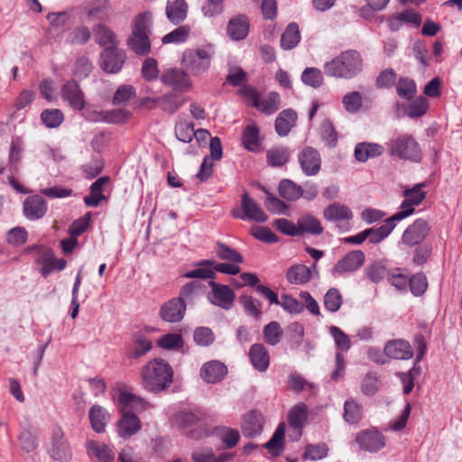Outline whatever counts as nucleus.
Here are the masks:
<instances>
[{
    "mask_svg": "<svg viewBox=\"0 0 462 462\" xmlns=\"http://www.w3.org/2000/svg\"><path fill=\"white\" fill-rule=\"evenodd\" d=\"M327 77L351 79L363 69V59L356 50L342 51L323 66Z\"/></svg>",
    "mask_w": 462,
    "mask_h": 462,
    "instance_id": "1",
    "label": "nucleus"
},
{
    "mask_svg": "<svg viewBox=\"0 0 462 462\" xmlns=\"http://www.w3.org/2000/svg\"><path fill=\"white\" fill-rule=\"evenodd\" d=\"M131 28L132 34L127 39L129 49L138 55L148 54L151 51L152 14L146 11L137 14L132 21Z\"/></svg>",
    "mask_w": 462,
    "mask_h": 462,
    "instance_id": "2",
    "label": "nucleus"
},
{
    "mask_svg": "<svg viewBox=\"0 0 462 462\" xmlns=\"http://www.w3.org/2000/svg\"><path fill=\"white\" fill-rule=\"evenodd\" d=\"M173 371L162 358L150 361L142 371L143 387L150 392H161L172 382Z\"/></svg>",
    "mask_w": 462,
    "mask_h": 462,
    "instance_id": "3",
    "label": "nucleus"
},
{
    "mask_svg": "<svg viewBox=\"0 0 462 462\" xmlns=\"http://www.w3.org/2000/svg\"><path fill=\"white\" fill-rule=\"evenodd\" d=\"M389 154L401 160L420 162L422 159V151L419 143L411 134H400L387 143Z\"/></svg>",
    "mask_w": 462,
    "mask_h": 462,
    "instance_id": "4",
    "label": "nucleus"
},
{
    "mask_svg": "<svg viewBox=\"0 0 462 462\" xmlns=\"http://www.w3.org/2000/svg\"><path fill=\"white\" fill-rule=\"evenodd\" d=\"M212 54L205 49H188L181 58V67L187 73L193 77H199L206 73L210 66Z\"/></svg>",
    "mask_w": 462,
    "mask_h": 462,
    "instance_id": "5",
    "label": "nucleus"
},
{
    "mask_svg": "<svg viewBox=\"0 0 462 462\" xmlns=\"http://www.w3.org/2000/svg\"><path fill=\"white\" fill-rule=\"evenodd\" d=\"M329 333L333 337L337 349L335 368L331 374V379L337 381L344 376L346 365L345 357L341 352H346L351 347L350 337L338 327L331 326Z\"/></svg>",
    "mask_w": 462,
    "mask_h": 462,
    "instance_id": "6",
    "label": "nucleus"
},
{
    "mask_svg": "<svg viewBox=\"0 0 462 462\" xmlns=\"http://www.w3.org/2000/svg\"><path fill=\"white\" fill-rule=\"evenodd\" d=\"M48 454L53 460L58 462H69L72 459L71 447L60 427H56L52 430Z\"/></svg>",
    "mask_w": 462,
    "mask_h": 462,
    "instance_id": "7",
    "label": "nucleus"
},
{
    "mask_svg": "<svg viewBox=\"0 0 462 462\" xmlns=\"http://www.w3.org/2000/svg\"><path fill=\"white\" fill-rule=\"evenodd\" d=\"M424 187L426 183L422 182L403 190L404 199L401 204V210L394 214L400 221L412 215L415 211L414 207L424 200L426 198V192L422 190Z\"/></svg>",
    "mask_w": 462,
    "mask_h": 462,
    "instance_id": "8",
    "label": "nucleus"
},
{
    "mask_svg": "<svg viewBox=\"0 0 462 462\" xmlns=\"http://www.w3.org/2000/svg\"><path fill=\"white\" fill-rule=\"evenodd\" d=\"M241 210L240 212L234 209L232 212L233 217L241 220H253L258 223H263L268 219L263 209L247 192L241 196Z\"/></svg>",
    "mask_w": 462,
    "mask_h": 462,
    "instance_id": "9",
    "label": "nucleus"
},
{
    "mask_svg": "<svg viewBox=\"0 0 462 462\" xmlns=\"http://www.w3.org/2000/svg\"><path fill=\"white\" fill-rule=\"evenodd\" d=\"M161 81L164 86L179 92H188L193 88L190 76L183 68L164 70L161 76Z\"/></svg>",
    "mask_w": 462,
    "mask_h": 462,
    "instance_id": "10",
    "label": "nucleus"
},
{
    "mask_svg": "<svg viewBox=\"0 0 462 462\" xmlns=\"http://www.w3.org/2000/svg\"><path fill=\"white\" fill-rule=\"evenodd\" d=\"M365 261V253L361 250H353L337 261L331 270L335 277L343 276L347 273H353L362 267Z\"/></svg>",
    "mask_w": 462,
    "mask_h": 462,
    "instance_id": "11",
    "label": "nucleus"
},
{
    "mask_svg": "<svg viewBox=\"0 0 462 462\" xmlns=\"http://www.w3.org/2000/svg\"><path fill=\"white\" fill-rule=\"evenodd\" d=\"M430 225L424 218H418L407 226L402 236V243L412 247L421 244L430 231Z\"/></svg>",
    "mask_w": 462,
    "mask_h": 462,
    "instance_id": "12",
    "label": "nucleus"
},
{
    "mask_svg": "<svg viewBox=\"0 0 462 462\" xmlns=\"http://www.w3.org/2000/svg\"><path fill=\"white\" fill-rule=\"evenodd\" d=\"M50 23L47 36L50 40L60 42L70 24V14L66 12H51L46 15Z\"/></svg>",
    "mask_w": 462,
    "mask_h": 462,
    "instance_id": "13",
    "label": "nucleus"
},
{
    "mask_svg": "<svg viewBox=\"0 0 462 462\" xmlns=\"http://www.w3.org/2000/svg\"><path fill=\"white\" fill-rule=\"evenodd\" d=\"M125 51L118 48H106L99 56V66L106 73H118L125 62Z\"/></svg>",
    "mask_w": 462,
    "mask_h": 462,
    "instance_id": "14",
    "label": "nucleus"
},
{
    "mask_svg": "<svg viewBox=\"0 0 462 462\" xmlns=\"http://www.w3.org/2000/svg\"><path fill=\"white\" fill-rule=\"evenodd\" d=\"M323 216L328 221L338 222L337 227L341 231L346 232L350 230L348 221L353 217V213L347 206L339 202H334L324 209Z\"/></svg>",
    "mask_w": 462,
    "mask_h": 462,
    "instance_id": "15",
    "label": "nucleus"
},
{
    "mask_svg": "<svg viewBox=\"0 0 462 462\" xmlns=\"http://www.w3.org/2000/svg\"><path fill=\"white\" fill-rule=\"evenodd\" d=\"M186 308L182 298H172L161 306L159 316L165 322L179 323L184 319Z\"/></svg>",
    "mask_w": 462,
    "mask_h": 462,
    "instance_id": "16",
    "label": "nucleus"
},
{
    "mask_svg": "<svg viewBox=\"0 0 462 462\" xmlns=\"http://www.w3.org/2000/svg\"><path fill=\"white\" fill-rule=\"evenodd\" d=\"M209 287L211 291L208 294V300L212 304L226 310L233 307L236 295L229 286L211 281Z\"/></svg>",
    "mask_w": 462,
    "mask_h": 462,
    "instance_id": "17",
    "label": "nucleus"
},
{
    "mask_svg": "<svg viewBox=\"0 0 462 462\" xmlns=\"http://www.w3.org/2000/svg\"><path fill=\"white\" fill-rule=\"evenodd\" d=\"M298 162L302 172L306 176L317 175L321 168V157L319 151L307 146L298 154Z\"/></svg>",
    "mask_w": 462,
    "mask_h": 462,
    "instance_id": "18",
    "label": "nucleus"
},
{
    "mask_svg": "<svg viewBox=\"0 0 462 462\" xmlns=\"http://www.w3.org/2000/svg\"><path fill=\"white\" fill-rule=\"evenodd\" d=\"M60 95L63 101L67 102L72 109L76 111L84 109L85 95L76 80L71 79L64 83L60 89Z\"/></svg>",
    "mask_w": 462,
    "mask_h": 462,
    "instance_id": "19",
    "label": "nucleus"
},
{
    "mask_svg": "<svg viewBox=\"0 0 462 462\" xmlns=\"http://www.w3.org/2000/svg\"><path fill=\"white\" fill-rule=\"evenodd\" d=\"M356 442L361 449L368 452H377L385 446L383 435L375 430L358 432L356 435Z\"/></svg>",
    "mask_w": 462,
    "mask_h": 462,
    "instance_id": "20",
    "label": "nucleus"
},
{
    "mask_svg": "<svg viewBox=\"0 0 462 462\" xmlns=\"http://www.w3.org/2000/svg\"><path fill=\"white\" fill-rule=\"evenodd\" d=\"M47 209V202L40 195L29 196L23 203V215L31 221H36L42 218L46 215Z\"/></svg>",
    "mask_w": 462,
    "mask_h": 462,
    "instance_id": "21",
    "label": "nucleus"
},
{
    "mask_svg": "<svg viewBox=\"0 0 462 462\" xmlns=\"http://www.w3.org/2000/svg\"><path fill=\"white\" fill-rule=\"evenodd\" d=\"M250 30V20L247 15L238 14L234 15L227 23L226 34L232 41L245 39Z\"/></svg>",
    "mask_w": 462,
    "mask_h": 462,
    "instance_id": "22",
    "label": "nucleus"
},
{
    "mask_svg": "<svg viewBox=\"0 0 462 462\" xmlns=\"http://www.w3.org/2000/svg\"><path fill=\"white\" fill-rule=\"evenodd\" d=\"M227 367L218 360L205 363L200 368V377L208 383H217L224 379Z\"/></svg>",
    "mask_w": 462,
    "mask_h": 462,
    "instance_id": "23",
    "label": "nucleus"
},
{
    "mask_svg": "<svg viewBox=\"0 0 462 462\" xmlns=\"http://www.w3.org/2000/svg\"><path fill=\"white\" fill-rule=\"evenodd\" d=\"M94 39L97 44L106 50V48H118L120 41L116 32L108 26L98 23L93 27Z\"/></svg>",
    "mask_w": 462,
    "mask_h": 462,
    "instance_id": "24",
    "label": "nucleus"
},
{
    "mask_svg": "<svg viewBox=\"0 0 462 462\" xmlns=\"http://www.w3.org/2000/svg\"><path fill=\"white\" fill-rule=\"evenodd\" d=\"M118 408L122 413L125 411H141L146 408V402L141 397L120 389L117 396Z\"/></svg>",
    "mask_w": 462,
    "mask_h": 462,
    "instance_id": "25",
    "label": "nucleus"
},
{
    "mask_svg": "<svg viewBox=\"0 0 462 462\" xmlns=\"http://www.w3.org/2000/svg\"><path fill=\"white\" fill-rule=\"evenodd\" d=\"M141 430V420L133 412L125 411L117 421V433L123 439H127Z\"/></svg>",
    "mask_w": 462,
    "mask_h": 462,
    "instance_id": "26",
    "label": "nucleus"
},
{
    "mask_svg": "<svg viewBox=\"0 0 462 462\" xmlns=\"http://www.w3.org/2000/svg\"><path fill=\"white\" fill-rule=\"evenodd\" d=\"M383 352L388 357L400 360L410 359L413 355L409 342L402 339L389 341L385 345Z\"/></svg>",
    "mask_w": 462,
    "mask_h": 462,
    "instance_id": "27",
    "label": "nucleus"
},
{
    "mask_svg": "<svg viewBox=\"0 0 462 462\" xmlns=\"http://www.w3.org/2000/svg\"><path fill=\"white\" fill-rule=\"evenodd\" d=\"M400 221L396 216L393 214L392 217H388L384 223L377 228H366V239L369 240V243L377 245L383 241L392 231L395 227V222Z\"/></svg>",
    "mask_w": 462,
    "mask_h": 462,
    "instance_id": "28",
    "label": "nucleus"
},
{
    "mask_svg": "<svg viewBox=\"0 0 462 462\" xmlns=\"http://www.w3.org/2000/svg\"><path fill=\"white\" fill-rule=\"evenodd\" d=\"M263 430V417L262 413L252 411L244 418L242 425L243 435L246 438H254L262 433Z\"/></svg>",
    "mask_w": 462,
    "mask_h": 462,
    "instance_id": "29",
    "label": "nucleus"
},
{
    "mask_svg": "<svg viewBox=\"0 0 462 462\" xmlns=\"http://www.w3.org/2000/svg\"><path fill=\"white\" fill-rule=\"evenodd\" d=\"M249 358L253 366L259 372H264L270 365V356L263 344L255 343L250 346Z\"/></svg>",
    "mask_w": 462,
    "mask_h": 462,
    "instance_id": "30",
    "label": "nucleus"
},
{
    "mask_svg": "<svg viewBox=\"0 0 462 462\" xmlns=\"http://www.w3.org/2000/svg\"><path fill=\"white\" fill-rule=\"evenodd\" d=\"M165 14L167 19L177 25L182 23L188 14V4L185 0H169L166 5Z\"/></svg>",
    "mask_w": 462,
    "mask_h": 462,
    "instance_id": "31",
    "label": "nucleus"
},
{
    "mask_svg": "<svg viewBox=\"0 0 462 462\" xmlns=\"http://www.w3.org/2000/svg\"><path fill=\"white\" fill-rule=\"evenodd\" d=\"M88 455L97 457L100 462H111L115 458V452L107 445L96 441L88 440L86 442Z\"/></svg>",
    "mask_w": 462,
    "mask_h": 462,
    "instance_id": "32",
    "label": "nucleus"
},
{
    "mask_svg": "<svg viewBox=\"0 0 462 462\" xmlns=\"http://www.w3.org/2000/svg\"><path fill=\"white\" fill-rule=\"evenodd\" d=\"M92 429L97 433H103L110 420L109 412L100 405H93L88 412Z\"/></svg>",
    "mask_w": 462,
    "mask_h": 462,
    "instance_id": "33",
    "label": "nucleus"
},
{
    "mask_svg": "<svg viewBox=\"0 0 462 462\" xmlns=\"http://www.w3.org/2000/svg\"><path fill=\"white\" fill-rule=\"evenodd\" d=\"M205 415L206 414L199 410H182L174 415L172 422L180 428H188L203 420L205 419Z\"/></svg>",
    "mask_w": 462,
    "mask_h": 462,
    "instance_id": "34",
    "label": "nucleus"
},
{
    "mask_svg": "<svg viewBox=\"0 0 462 462\" xmlns=\"http://www.w3.org/2000/svg\"><path fill=\"white\" fill-rule=\"evenodd\" d=\"M297 119V114L292 109L282 111L275 120V131L280 136H286L291 132Z\"/></svg>",
    "mask_w": 462,
    "mask_h": 462,
    "instance_id": "35",
    "label": "nucleus"
},
{
    "mask_svg": "<svg viewBox=\"0 0 462 462\" xmlns=\"http://www.w3.org/2000/svg\"><path fill=\"white\" fill-rule=\"evenodd\" d=\"M311 279V269L304 264H294L286 272V280L291 284H305Z\"/></svg>",
    "mask_w": 462,
    "mask_h": 462,
    "instance_id": "36",
    "label": "nucleus"
},
{
    "mask_svg": "<svg viewBox=\"0 0 462 462\" xmlns=\"http://www.w3.org/2000/svg\"><path fill=\"white\" fill-rule=\"evenodd\" d=\"M152 341L144 335H136L133 344L127 349V356L132 359H138L152 349Z\"/></svg>",
    "mask_w": 462,
    "mask_h": 462,
    "instance_id": "37",
    "label": "nucleus"
},
{
    "mask_svg": "<svg viewBox=\"0 0 462 462\" xmlns=\"http://www.w3.org/2000/svg\"><path fill=\"white\" fill-rule=\"evenodd\" d=\"M383 152L382 145L374 143H360L355 148V157L358 162H365L369 158L381 155Z\"/></svg>",
    "mask_w": 462,
    "mask_h": 462,
    "instance_id": "38",
    "label": "nucleus"
},
{
    "mask_svg": "<svg viewBox=\"0 0 462 462\" xmlns=\"http://www.w3.org/2000/svg\"><path fill=\"white\" fill-rule=\"evenodd\" d=\"M284 435L285 425L281 423L276 428L270 440L263 445V448L268 449L269 453L273 456H280L284 449Z\"/></svg>",
    "mask_w": 462,
    "mask_h": 462,
    "instance_id": "39",
    "label": "nucleus"
},
{
    "mask_svg": "<svg viewBox=\"0 0 462 462\" xmlns=\"http://www.w3.org/2000/svg\"><path fill=\"white\" fill-rule=\"evenodd\" d=\"M300 41V32L299 25L296 23H291L286 27L281 36V47L285 51L294 49Z\"/></svg>",
    "mask_w": 462,
    "mask_h": 462,
    "instance_id": "40",
    "label": "nucleus"
},
{
    "mask_svg": "<svg viewBox=\"0 0 462 462\" xmlns=\"http://www.w3.org/2000/svg\"><path fill=\"white\" fill-rule=\"evenodd\" d=\"M41 264L42 265V275L47 276L54 270H63L66 267V261L62 258H55L53 252L51 249H47L42 254Z\"/></svg>",
    "mask_w": 462,
    "mask_h": 462,
    "instance_id": "41",
    "label": "nucleus"
},
{
    "mask_svg": "<svg viewBox=\"0 0 462 462\" xmlns=\"http://www.w3.org/2000/svg\"><path fill=\"white\" fill-rule=\"evenodd\" d=\"M279 194L289 201H294L303 196L302 188L291 180L283 179L279 184Z\"/></svg>",
    "mask_w": 462,
    "mask_h": 462,
    "instance_id": "42",
    "label": "nucleus"
},
{
    "mask_svg": "<svg viewBox=\"0 0 462 462\" xmlns=\"http://www.w3.org/2000/svg\"><path fill=\"white\" fill-rule=\"evenodd\" d=\"M299 235L308 233L318 236L322 234L323 227L318 218L313 216L306 215L298 219Z\"/></svg>",
    "mask_w": 462,
    "mask_h": 462,
    "instance_id": "43",
    "label": "nucleus"
},
{
    "mask_svg": "<svg viewBox=\"0 0 462 462\" xmlns=\"http://www.w3.org/2000/svg\"><path fill=\"white\" fill-rule=\"evenodd\" d=\"M306 411L307 408L304 403H300L296 405L288 415V420L290 423V426L294 428L297 430V437H300L301 435V428L304 424V421L306 420Z\"/></svg>",
    "mask_w": 462,
    "mask_h": 462,
    "instance_id": "44",
    "label": "nucleus"
},
{
    "mask_svg": "<svg viewBox=\"0 0 462 462\" xmlns=\"http://www.w3.org/2000/svg\"><path fill=\"white\" fill-rule=\"evenodd\" d=\"M395 88L397 95L406 100H411L417 94L415 81L407 77L400 78L395 85Z\"/></svg>",
    "mask_w": 462,
    "mask_h": 462,
    "instance_id": "45",
    "label": "nucleus"
},
{
    "mask_svg": "<svg viewBox=\"0 0 462 462\" xmlns=\"http://www.w3.org/2000/svg\"><path fill=\"white\" fill-rule=\"evenodd\" d=\"M290 155L291 153L287 147H273L267 151V162L273 167H282L289 161Z\"/></svg>",
    "mask_w": 462,
    "mask_h": 462,
    "instance_id": "46",
    "label": "nucleus"
},
{
    "mask_svg": "<svg viewBox=\"0 0 462 462\" xmlns=\"http://www.w3.org/2000/svg\"><path fill=\"white\" fill-rule=\"evenodd\" d=\"M108 0H97L91 6H84L86 18L88 20H105L108 15Z\"/></svg>",
    "mask_w": 462,
    "mask_h": 462,
    "instance_id": "47",
    "label": "nucleus"
},
{
    "mask_svg": "<svg viewBox=\"0 0 462 462\" xmlns=\"http://www.w3.org/2000/svg\"><path fill=\"white\" fill-rule=\"evenodd\" d=\"M215 253L219 259L224 261L233 263H242L244 262V258L239 252L219 241L216 243Z\"/></svg>",
    "mask_w": 462,
    "mask_h": 462,
    "instance_id": "48",
    "label": "nucleus"
},
{
    "mask_svg": "<svg viewBox=\"0 0 462 462\" xmlns=\"http://www.w3.org/2000/svg\"><path fill=\"white\" fill-rule=\"evenodd\" d=\"M155 103L166 113L173 114L183 105V100L174 93H170L158 97Z\"/></svg>",
    "mask_w": 462,
    "mask_h": 462,
    "instance_id": "49",
    "label": "nucleus"
},
{
    "mask_svg": "<svg viewBox=\"0 0 462 462\" xmlns=\"http://www.w3.org/2000/svg\"><path fill=\"white\" fill-rule=\"evenodd\" d=\"M215 432L226 448H233L240 439L239 431L229 427H217Z\"/></svg>",
    "mask_w": 462,
    "mask_h": 462,
    "instance_id": "50",
    "label": "nucleus"
},
{
    "mask_svg": "<svg viewBox=\"0 0 462 462\" xmlns=\"http://www.w3.org/2000/svg\"><path fill=\"white\" fill-rule=\"evenodd\" d=\"M428 109L429 100L425 97L420 96L404 108V113L410 118H418L424 116Z\"/></svg>",
    "mask_w": 462,
    "mask_h": 462,
    "instance_id": "51",
    "label": "nucleus"
},
{
    "mask_svg": "<svg viewBox=\"0 0 462 462\" xmlns=\"http://www.w3.org/2000/svg\"><path fill=\"white\" fill-rule=\"evenodd\" d=\"M343 418L348 424H356L362 419L361 406L353 399H348L344 403Z\"/></svg>",
    "mask_w": 462,
    "mask_h": 462,
    "instance_id": "52",
    "label": "nucleus"
},
{
    "mask_svg": "<svg viewBox=\"0 0 462 462\" xmlns=\"http://www.w3.org/2000/svg\"><path fill=\"white\" fill-rule=\"evenodd\" d=\"M282 329L279 322L272 321L265 325L263 329L264 341L270 346H276L282 339Z\"/></svg>",
    "mask_w": 462,
    "mask_h": 462,
    "instance_id": "53",
    "label": "nucleus"
},
{
    "mask_svg": "<svg viewBox=\"0 0 462 462\" xmlns=\"http://www.w3.org/2000/svg\"><path fill=\"white\" fill-rule=\"evenodd\" d=\"M281 98L277 92H270L263 99H260L257 108L262 113L271 115L280 108Z\"/></svg>",
    "mask_w": 462,
    "mask_h": 462,
    "instance_id": "54",
    "label": "nucleus"
},
{
    "mask_svg": "<svg viewBox=\"0 0 462 462\" xmlns=\"http://www.w3.org/2000/svg\"><path fill=\"white\" fill-rule=\"evenodd\" d=\"M238 264L239 263H233L231 262L216 263L213 260H202L199 262V266H212L213 271L230 275H236L241 272V268Z\"/></svg>",
    "mask_w": 462,
    "mask_h": 462,
    "instance_id": "55",
    "label": "nucleus"
},
{
    "mask_svg": "<svg viewBox=\"0 0 462 462\" xmlns=\"http://www.w3.org/2000/svg\"><path fill=\"white\" fill-rule=\"evenodd\" d=\"M91 32L85 26L80 25L75 27L66 38V42L71 45H82L85 44L90 39Z\"/></svg>",
    "mask_w": 462,
    "mask_h": 462,
    "instance_id": "56",
    "label": "nucleus"
},
{
    "mask_svg": "<svg viewBox=\"0 0 462 462\" xmlns=\"http://www.w3.org/2000/svg\"><path fill=\"white\" fill-rule=\"evenodd\" d=\"M157 345L166 350H180L184 346V340L180 334L169 333L161 337Z\"/></svg>",
    "mask_w": 462,
    "mask_h": 462,
    "instance_id": "57",
    "label": "nucleus"
},
{
    "mask_svg": "<svg viewBox=\"0 0 462 462\" xmlns=\"http://www.w3.org/2000/svg\"><path fill=\"white\" fill-rule=\"evenodd\" d=\"M344 108L349 114H356L363 106L362 95L358 91L346 93L342 98Z\"/></svg>",
    "mask_w": 462,
    "mask_h": 462,
    "instance_id": "58",
    "label": "nucleus"
},
{
    "mask_svg": "<svg viewBox=\"0 0 462 462\" xmlns=\"http://www.w3.org/2000/svg\"><path fill=\"white\" fill-rule=\"evenodd\" d=\"M259 129L256 125H247L243 134V143L245 147L252 152H255L259 146Z\"/></svg>",
    "mask_w": 462,
    "mask_h": 462,
    "instance_id": "59",
    "label": "nucleus"
},
{
    "mask_svg": "<svg viewBox=\"0 0 462 462\" xmlns=\"http://www.w3.org/2000/svg\"><path fill=\"white\" fill-rule=\"evenodd\" d=\"M190 33V28L187 25H181L174 29L172 32L165 34L162 42L163 44L169 43H183L187 41Z\"/></svg>",
    "mask_w": 462,
    "mask_h": 462,
    "instance_id": "60",
    "label": "nucleus"
},
{
    "mask_svg": "<svg viewBox=\"0 0 462 462\" xmlns=\"http://www.w3.org/2000/svg\"><path fill=\"white\" fill-rule=\"evenodd\" d=\"M41 119L46 127L56 128L63 122L64 116L60 109H45L41 114Z\"/></svg>",
    "mask_w": 462,
    "mask_h": 462,
    "instance_id": "61",
    "label": "nucleus"
},
{
    "mask_svg": "<svg viewBox=\"0 0 462 462\" xmlns=\"http://www.w3.org/2000/svg\"><path fill=\"white\" fill-rule=\"evenodd\" d=\"M343 303L342 295L336 288H330L324 296V307L328 311H337Z\"/></svg>",
    "mask_w": 462,
    "mask_h": 462,
    "instance_id": "62",
    "label": "nucleus"
},
{
    "mask_svg": "<svg viewBox=\"0 0 462 462\" xmlns=\"http://www.w3.org/2000/svg\"><path fill=\"white\" fill-rule=\"evenodd\" d=\"M301 80L305 85L318 88L323 84L322 72L317 68H307L301 74Z\"/></svg>",
    "mask_w": 462,
    "mask_h": 462,
    "instance_id": "63",
    "label": "nucleus"
},
{
    "mask_svg": "<svg viewBox=\"0 0 462 462\" xmlns=\"http://www.w3.org/2000/svg\"><path fill=\"white\" fill-rule=\"evenodd\" d=\"M277 305H280L284 311L290 314H300L304 310L303 304L289 294H282Z\"/></svg>",
    "mask_w": 462,
    "mask_h": 462,
    "instance_id": "64",
    "label": "nucleus"
}]
</instances>
